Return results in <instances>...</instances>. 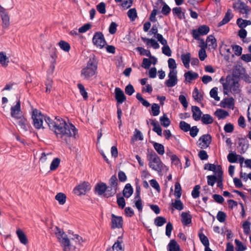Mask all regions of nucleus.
Here are the masks:
<instances>
[{"instance_id":"nucleus-53","label":"nucleus","mask_w":251,"mask_h":251,"mask_svg":"<svg viewBox=\"0 0 251 251\" xmlns=\"http://www.w3.org/2000/svg\"><path fill=\"white\" fill-rule=\"evenodd\" d=\"M251 222L248 221H246L243 224L242 226L244 229V232L246 235L249 234L251 232Z\"/></svg>"},{"instance_id":"nucleus-50","label":"nucleus","mask_w":251,"mask_h":251,"mask_svg":"<svg viewBox=\"0 0 251 251\" xmlns=\"http://www.w3.org/2000/svg\"><path fill=\"white\" fill-rule=\"evenodd\" d=\"M60 162V159L58 158L53 159L50 166V170L51 171L55 170L58 167Z\"/></svg>"},{"instance_id":"nucleus-43","label":"nucleus","mask_w":251,"mask_h":251,"mask_svg":"<svg viewBox=\"0 0 251 251\" xmlns=\"http://www.w3.org/2000/svg\"><path fill=\"white\" fill-rule=\"evenodd\" d=\"M166 222V219L163 217L158 216L154 219V224L157 226H161Z\"/></svg>"},{"instance_id":"nucleus-29","label":"nucleus","mask_w":251,"mask_h":251,"mask_svg":"<svg viewBox=\"0 0 251 251\" xmlns=\"http://www.w3.org/2000/svg\"><path fill=\"white\" fill-rule=\"evenodd\" d=\"M221 103L223 107H226L227 106L229 108H231L234 105L235 100L232 97L226 98L221 101Z\"/></svg>"},{"instance_id":"nucleus-13","label":"nucleus","mask_w":251,"mask_h":251,"mask_svg":"<svg viewBox=\"0 0 251 251\" xmlns=\"http://www.w3.org/2000/svg\"><path fill=\"white\" fill-rule=\"evenodd\" d=\"M0 16L2 21L3 28H7L9 25V17L4 8H0Z\"/></svg>"},{"instance_id":"nucleus-63","label":"nucleus","mask_w":251,"mask_h":251,"mask_svg":"<svg viewBox=\"0 0 251 251\" xmlns=\"http://www.w3.org/2000/svg\"><path fill=\"white\" fill-rule=\"evenodd\" d=\"M118 25L114 22L111 23L109 27V32L111 34H114L116 32Z\"/></svg>"},{"instance_id":"nucleus-60","label":"nucleus","mask_w":251,"mask_h":251,"mask_svg":"<svg viewBox=\"0 0 251 251\" xmlns=\"http://www.w3.org/2000/svg\"><path fill=\"white\" fill-rule=\"evenodd\" d=\"M207 178V184L211 186H213L216 183L217 179V176H216L214 175L208 176Z\"/></svg>"},{"instance_id":"nucleus-26","label":"nucleus","mask_w":251,"mask_h":251,"mask_svg":"<svg viewBox=\"0 0 251 251\" xmlns=\"http://www.w3.org/2000/svg\"><path fill=\"white\" fill-rule=\"evenodd\" d=\"M181 59L184 66V67L189 69L190 67V61L191 60V54L189 52H187L186 54H182L181 55Z\"/></svg>"},{"instance_id":"nucleus-23","label":"nucleus","mask_w":251,"mask_h":251,"mask_svg":"<svg viewBox=\"0 0 251 251\" xmlns=\"http://www.w3.org/2000/svg\"><path fill=\"white\" fill-rule=\"evenodd\" d=\"M168 251H181L179 245L174 239L170 240L167 246Z\"/></svg>"},{"instance_id":"nucleus-55","label":"nucleus","mask_w":251,"mask_h":251,"mask_svg":"<svg viewBox=\"0 0 251 251\" xmlns=\"http://www.w3.org/2000/svg\"><path fill=\"white\" fill-rule=\"evenodd\" d=\"M71 240L74 241L75 245H80L81 243L83 242L82 238L78 234L73 235V237L71 238Z\"/></svg>"},{"instance_id":"nucleus-52","label":"nucleus","mask_w":251,"mask_h":251,"mask_svg":"<svg viewBox=\"0 0 251 251\" xmlns=\"http://www.w3.org/2000/svg\"><path fill=\"white\" fill-rule=\"evenodd\" d=\"M8 58L6 55L3 52H0V64L3 67H6L8 65V61H6Z\"/></svg>"},{"instance_id":"nucleus-59","label":"nucleus","mask_w":251,"mask_h":251,"mask_svg":"<svg viewBox=\"0 0 251 251\" xmlns=\"http://www.w3.org/2000/svg\"><path fill=\"white\" fill-rule=\"evenodd\" d=\"M201 188V187L199 185H196L193 188V190L192 191V196L194 199H196L198 198L200 196V191L199 190Z\"/></svg>"},{"instance_id":"nucleus-45","label":"nucleus","mask_w":251,"mask_h":251,"mask_svg":"<svg viewBox=\"0 0 251 251\" xmlns=\"http://www.w3.org/2000/svg\"><path fill=\"white\" fill-rule=\"evenodd\" d=\"M60 48L65 51L68 52L70 50V44L66 41L61 40L58 43Z\"/></svg>"},{"instance_id":"nucleus-19","label":"nucleus","mask_w":251,"mask_h":251,"mask_svg":"<svg viewBox=\"0 0 251 251\" xmlns=\"http://www.w3.org/2000/svg\"><path fill=\"white\" fill-rule=\"evenodd\" d=\"M141 40L146 43L147 46L151 45L153 49H157L159 48V45L157 42L154 39H149L146 37H141Z\"/></svg>"},{"instance_id":"nucleus-58","label":"nucleus","mask_w":251,"mask_h":251,"mask_svg":"<svg viewBox=\"0 0 251 251\" xmlns=\"http://www.w3.org/2000/svg\"><path fill=\"white\" fill-rule=\"evenodd\" d=\"M226 214L222 211H219L217 215V219L220 223L224 222L226 220Z\"/></svg>"},{"instance_id":"nucleus-14","label":"nucleus","mask_w":251,"mask_h":251,"mask_svg":"<svg viewBox=\"0 0 251 251\" xmlns=\"http://www.w3.org/2000/svg\"><path fill=\"white\" fill-rule=\"evenodd\" d=\"M16 119L17 120V124L24 131H27L29 126L27 119L24 116H20Z\"/></svg>"},{"instance_id":"nucleus-30","label":"nucleus","mask_w":251,"mask_h":251,"mask_svg":"<svg viewBox=\"0 0 251 251\" xmlns=\"http://www.w3.org/2000/svg\"><path fill=\"white\" fill-rule=\"evenodd\" d=\"M117 190L116 187L106 185V191H105L104 196L106 198L113 197L117 193Z\"/></svg>"},{"instance_id":"nucleus-31","label":"nucleus","mask_w":251,"mask_h":251,"mask_svg":"<svg viewBox=\"0 0 251 251\" xmlns=\"http://www.w3.org/2000/svg\"><path fill=\"white\" fill-rule=\"evenodd\" d=\"M206 42L209 43L208 46L211 47L212 49H216L217 47L216 39L213 35H210L207 36Z\"/></svg>"},{"instance_id":"nucleus-27","label":"nucleus","mask_w":251,"mask_h":251,"mask_svg":"<svg viewBox=\"0 0 251 251\" xmlns=\"http://www.w3.org/2000/svg\"><path fill=\"white\" fill-rule=\"evenodd\" d=\"M214 115L219 120L225 119L229 116V113L226 110L222 109H218L214 113Z\"/></svg>"},{"instance_id":"nucleus-56","label":"nucleus","mask_w":251,"mask_h":251,"mask_svg":"<svg viewBox=\"0 0 251 251\" xmlns=\"http://www.w3.org/2000/svg\"><path fill=\"white\" fill-rule=\"evenodd\" d=\"M190 125L184 121L179 123V128L184 132H187L190 129Z\"/></svg>"},{"instance_id":"nucleus-9","label":"nucleus","mask_w":251,"mask_h":251,"mask_svg":"<svg viewBox=\"0 0 251 251\" xmlns=\"http://www.w3.org/2000/svg\"><path fill=\"white\" fill-rule=\"evenodd\" d=\"M123 220L121 216H117L114 214L111 215V228H120L123 227Z\"/></svg>"},{"instance_id":"nucleus-37","label":"nucleus","mask_w":251,"mask_h":251,"mask_svg":"<svg viewBox=\"0 0 251 251\" xmlns=\"http://www.w3.org/2000/svg\"><path fill=\"white\" fill-rule=\"evenodd\" d=\"M160 121L161 125L165 127H168L171 124V121L166 114H164L162 116L160 117Z\"/></svg>"},{"instance_id":"nucleus-25","label":"nucleus","mask_w":251,"mask_h":251,"mask_svg":"<svg viewBox=\"0 0 251 251\" xmlns=\"http://www.w3.org/2000/svg\"><path fill=\"white\" fill-rule=\"evenodd\" d=\"M16 234L22 244L26 245L28 243V239L25 234L21 229H18L16 231Z\"/></svg>"},{"instance_id":"nucleus-34","label":"nucleus","mask_w":251,"mask_h":251,"mask_svg":"<svg viewBox=\"0 0 251 251\" xmlns=\"http://www.w3.org/2000/svg\"><path fill=\"white\" fill-rule=\"evenodd\" d=\"M153 146L159 154L163 155L164 153V147L163 145L156 142H153Z\"/></svg>"},{"instance_id":"nucleus-46","label":"nucleus","mask_w":251,"mask_h":251,"mask_svg":"<svg viewBox=\"0 0 251 251\" xmlns=\"http://www.w3.org/2000/svg\"><path fill=\"white\" fill-rule=\"evenodd\" d=\"M122 238L119 237L117 241L114 244L112 247L116 251H124V249L122 248L121 242Z\"/></svg>"},{"instance_id":"nucleus-57","label":"nucleus","mask_w":251,"mask_h":251,"mask_svg":"<svg viewBox=\"0 0 251 251\" xmlns=\"http://www.w3.org/2000/svg\"><path fill=\"white\" fill-rule=\"evenodd\" d=\"M210 97L216 100H220V97L218 96V88L217 87L213 88L210 91Z\"/></svg>"},{"instance_id":"nucleus-35","label":"nucleus","mask_w":251,"mask_h":251,"mask_svg":"<svg viewBox=\"0 0 251 251\" xmlns=\"http://www.w3.org/2000/svg\"><path fill=\"white\" fill-rule=\"evenodd\" d=\"M173 13L174 15H176L178 19L181 20L183 18H184V13H183L181 11V8L180 7H176L172 9Z\"/></svg>"},{"instance_id":"nucleus-2","label":"nucleus","mask_w":251,"mask_h":251,"mask_svg":"<svg viewBox=\"0 0 251 251\" xmlns=\"http://www.w3.org/2000/svg\"><path fill=\"white\" fill-rule=\"evenodd\" d=\"M98 61L95 56L90 57L88 61L86 66L81 70V75L85 79H89L94 76L97 70Z\"/></svg>"},{"instance_id":"nucleus-17","label":"nucleus","mask_w":251,"mask_h":251,"mask_svg":"<svg viewBox=\"0 0 251 251\" xmlns=\"http://www.w3.org/2000/svg\"><path fill=\"white\" fill-rule=\"evenodd\" d=\"M192 117L193 119L198 121L201 120L202 112L200 108L197 106H192Z\"/></svg>"},{"instance_id":"nucleus-3","label":"nucleus","mask_w":251,"mask_h":251,"mask_svg":"<svg viewBox=\"0 0 251 251\" xmlns=\"http://www.w3.org/2000/svg\"><path fill=\"white\" fill-rule=\"evenodd\" d=\"M55 228V233L61 246L63 248V251H70L71 247L75 248V246L73 245V243H71L67 235L65 234L62 229L57 226H56Z\"/></svg>"},{"instance_id":"nucleus-47","label":"nucleus","mask_w":251,"mask_h":251,"mask_svg":"<svg viewBox=\"0 0 251 251\" xmlns=\"http://www.w3.org/2000/svg\"><path fill=\"white\" fill-rule=\"evenodd\" d=\"M193 97L198 102H200L202 100V96L199 93V90L197 87L195 88L193 92Z\"/></svg>"},{"instance_id":"nucleus-5","label":"nucleus","mask_w":251,"mask_h":251,"mask_svg":"<svg viewBox=\"0 0 251 251\" xmlns=\"http://www.w3.org/2000/svg\"><path fill=\"white\" fill-rule=\"evenodd\" d=\"M210 31V28L207 25H203L199 26L197 29H193L192 35L194 39L196 40L200 39V36L206 35Z\"/></svg>"},{"instance_id":"nucleus-33","label":"nucleus","mask_w":251,"mask_h":251,"mask_svg":"<svg viewBox=\"0 0 251 251\" xmlns=\"http://www.w3.org/2000/svg\"><path fill=\"white\" fill-rule=\"evenodd\" d=\"M201 119L202 124L204 125L211 124L213 122L212 117L208 114H203Z\"/></svg>"},{"instance_id":"nucleus-49","label":"nucleus","mask_w":251,"mask_h":251,"mask_svg":"<svg viewBox=\"0 0 251 251\" xmlns=\"http://www.w3.org/2000/svg\"><path fill=\"white\" fill-rule=\"evenodd\" d=\"M77 87L79 89L80 93L82 96L84 100H87L88 98V93L86 91L84 86L81 83H78L77 84Z\"/></svg>"},{"instance_id":"nucleus-36","label":"nucleus","mask_w":251,"mask_h":251,"mask_svg":"<svg viewBox=\"0 0 251 251\" xmlns=\"http://www.w3.org/2000/svg\"><path fill=\"white\" fill-rule=\"evenodd\" d=\"M237 24L239 27L243 28L248 25H251V21L250 20H243L241 18H239L237 20Z\"/></svg>"},{"instance_id":"nucleus-21","label":"nucleus","mask_w":251,"mask_h":251,"mask_svg":"<svg viewBox=\"0 0 251 251\" xmlns=\"http://www.w3.org/2000/svg\"><path fill=\"white\" fill-rule=\"evenodd\" d=\"M232 17L233 15L231 13V10L229 9L226 12L223 20L218 23V26L220 27L227 24L230 21V20L232 18Z\"/></svg>"},{"instance_id":"nucleus-8","label":"nucleus","mask_w":251,"mask_h":251,"mask_svg":"<svg viewBox=\"0 0 251 251\" xmlns=\"http://www.w3.org/2000/svg\"><path fill=\"white\" fill-rule=\"evenodd\" d=\"M177 71L170 70L168 74L169 79L165 81V84L168 87H173L177 83Z\"/></svg>"},{"instance_id":"nucleus-4","label":"nucleus","mask_w":251,"mask_h":251,"mask_svg":"<svg viewBox=\"0 0 251 251\" xmlns=\"http://www.w3.org/2000/svg\"><path fill=\"white\" fill-rule=\"evenodd\" d=\"M147 157L149 161V167L159 174L161 173L163 170L164 164L160 157L153 151L149 153Z\"/></svg>"},{"instance_id":"nucleus-22","label":"nucleus","mask_w":251,"mask_h":251,"mask_svg":"<svg viewBox=\"0 0 251 251\" xmlns=\"http://www.w3.org/2000/svg\"><path fill=\"white\" fill-rule=\"evenodd\" d=\"M95 191L100 196L104 195L106 191V184L104 182H100L96 184Z\"/></svg>"},{"instance_id":"nucleus-20","label":"nucleus","mask_w":251,"mask_h":251,"mask_svg":"<svg viewBox=\"0 0 251 251\" xmlns=\"http://www.w3.org/2000/svg\"><path fill=\"white\" fill-rule=\"evenodd\" d=\"M232 80L233 82L230 84V89L233 94H239L241 92V89H240V84L239 83V80H236L234 78H233Z\"/></svg>"},{"instance_id":"nucleus-39","label":"nucleus","mask_w":251,"mask_h":251,"mask_svg":"<svg viewBox=\"0 0 251 251\" xmlns=\"http://www.w3.org/2000/svg\"><path fill=\"white\" fill-rule=\"evenodd\" d=\"M55 199L60 204L63 205L66 202V196L63 193H59L55 196Z\"/></svg>"},{"instance_id":"nucleus-38","label":"nucleus","mask_w":251,"mask_h":251,"mask_svg":"<svg viewBox=\"0 0 251 251\" xmlns=\"http://www.w3.org/2000/svg\"><path fill=\"white\" fill-rule=\"evenodd\" d=\"M171 205L175 209L180 211L182 210L184 208V205L182 201L177 199L175 200L174 202H172Z\"/></svg>"},{"instance_id":"nucleus-28","label":"nucleus","mask_w":251,"mask_h":251,"mask_svg":"<svg viewBox=\"0 0 251 251\" xmlns=\"http://www.w3.org/2000/svg\"><path fill=\"white\" fill-rule=\"evenodd\" d=\"M184 77L185 80L188 82H190L191 80L197 79L199 77L198 73L195 72H192L191 71H189L184 74Z\"/></svg>"},{"instance_id":"nucleus-24","label":"nucleus","mask_w":251,"mask_h":251,"mask_svg":"<svg viewBox=\"0 0 251 251\" xmlns=\"http://www.w3.org/2000/svg\"><path fill=\"white\" fill-rule=\"evenodd\" d=\"M133 189L130 183H127L125 185L123 193V195L126 198H129L133 194Z\"/></svg>"},{"instance_id":"nucleus-48","label":"nucleus","mask_w":251,"mask_h":251,"mask_svg":"<svg viewBox=\"0 0 251 251\" xmlns=\"http://www.w3.org/2000/svg\"><path fill=\"white\" fill-rule=\"evenodd\" d=\"M136 50H137L141 55H145L148 57H151V53L149 50H147L145 49L142 47H137L136 48Z\"/></svg>"},{"instance_id":"nucleus-42","label":"nucleus","mask_w":251,"mask_h":251,"mask_svg":"<svg viewBox=\"0 0 251 251\" xmlns=\"http://www.w3.org/2000/svg\"><path fill=\"white\" fill-rule=\"evenodd\" d=\"M181 187L179 182H176L175 185V196L177 199H179L181 196Z\"/></svg>"},{"instance_id":"nucleus-61","label":"nucleus","mask_w":251,"mask_h":251,"mask_svg":"<svg viewBox=\"0 0 251 251\" xmlns=\"http://www.w3.org/2000/svg\"><path fill=\"white\" fill-rule=\"evenodd\" d=\"M235 243L236 245V251H243L246 249V247L244 246L242 243L238 239L235 240Z\"/></svg>"},{"instance_id":"nucleus-7","label":"nucleus","mask_w":251,"mask_h":251,"mask_svg":"<svg viewBox=\"0 0 251 251\" xmlns=\"http://www.w3.org/2000/svg\"><path fill=\"white\" fill-rule=\"evenodd\" d=\"M93 44L98 47L101 49L106 44V41L103 34L100 32H96L93 38Z\"/></svg>"},{"instance_id":"nucleus-44","label":"nucleus","mask_w":251,"mask_h":251,"mask_svg":"<svg viewBox=\"0 0 251 251\" xmlns=\"http://www.w3.org/2000/svg\"><path fill=\"white\" fill-rule=\"evenodd\" d=\"M127 14L131 21H134L137 17L136 10L135 8L130 9L128 11Z\"/></svg>"},{"instance_id":"nucleus-54","label":"nucleus","mask_w":251,"mask_h":251,"mask_svg":"<svg viewBox=\"0 0 251 251\" xmlns=\"http://www.w3.org/2000/svg\"><path fill=\"white\" fill-rule=\"evenodd\" d=\"M118 180L115 175H113L109 180V185L118 189Z\"/></svg>"},{"instance_id":"nucleus-64","label":"nucleus","mask_w":251,"mask_h":251,"mask_svg":"<svg viewBox=\"0 0 251 251\" xmlns=\"http://www.w3.org/2000/svg\"><path fill=\"white\" fill-rule=\"evenodd\" d=\"M97 9L100 14H105L106 13L105 3L101 2L98 4Z\"/></svg>"},{"instance_id":"nucleus-15","label":"nucleus","mask_w":251,"mask_h":251,"mask_svg":"<svg viewBox=\"0 0 251 251\" xmlns=\"http://www.w3.org/2000/svg\"><path fill=\"white\" fill-rule=\"evenodd\" d=\"M216 174L217 175V187L220 188L221 189H223V172L222 171V168L221 165L217 166V170L216 171Z\"/></svg>"},{"instance_id":"nucleus-40","label":"nucleus","mask_w":251,"mask_h":251,"mask_svg":"<svg viewBox=\"0 0 251 251\" xmlns=\"http://www.w3.org/2000/svg\"><path fill=\"white\" fill-rule=\"evenodd\" d=\"M238 156L235 152H230L228 154L227 158L228 161L231 163H236L237 161Z\"/></svg>"},{"instance_id":"nucleus-1","label":"nucleus","mask_w":251,"mask_h":251,"mask_svg":"<svg viewBox=\"0 0 251 251\" xmlns=\"http://www.w3.org/2000/svg\"><path fill=\"white\" fill-rule=\"evenodd\" d=\"M32 119L34 126L36 129L44 128L43 120L48 125L50 128L54 131L57 138H60L62 142L70 145L71 138H76L77 129L72 124H67L65 121L59 117H56L55 121L50 117H46L41 112L35 109L32 111Z\"/></svg>"},{"instance_id":"nucleus-51","label":"nucleus","mask_w":251,"mask_h":251,"mask_svg":"<svg viewBox=\"0 0 251 251\" xmlns=\"http://www.w3.org/2000/svg\"><path fill=\"white\" fill-rule=\"evenodd\" d=\"M152 115L156 116L160 113V106L157 103H153L151 105Z\"/></svg>"},{"instance_id":"nucleus-10","label":"nucleus","mask_w":251,"mask_h":251,"mask_svg":"<svg viewBox=\"0 0 251 251\" xmlns=\"http://www.w3.org/2000/svg\"><path fill=\"white\" fill-rule=\"evenodd\" d=\"M245 68L241 65H236L233 69L232 76L234 79L241 78L246 73Z\"/></svg>"},{"instance_id":"nucleus-12","label":"nucleus","mask_w":251,"mask_h":251,"mask_svg":"<svg viewBox=\"0 0 251 251\" xmlns=\"http://www.w3.org/2000/svg\"><path fill=\"white\" fill-rule=\"evenodd\" d=\"M115 98L117 103L121 104L126 100V97L121 88L116 87L115 89Z\"/></svg>"},{"instance_id":"nucleus-18","label":"nucleus","mask_w":251,"mask_h":251,"mask_svg":"<svg viewBox=\"0 0 251 251\" xmlns=\"http://www.w3.org/2000/svg\"><path fill=\"white\" fill-rule=\"evenodd\" d=\"M181 221L184 226H188L192 222V216L189 213L183 212L181 214Z\"/></svg>"},{"instance_id":"nucleus-32","label":"nucleus","mask_w":251,"mask_h":251,"mask_svg":"<svg viewBox=\"0 0 251 251\" xmlns=\"http://www.w3.org/2000/svg\"><path fill=\"white\" fill-rule=\"evenodd\" d=\"M151 125L153 126V131L156 132L159 136H161L162 135V128L157 122H155L153 120H151Z\"/></svg>"},{"instance_id":"nucleus-11","label":"nucleus","mask_w":251,"mask_h":251,"mask_svg":"<svg viewBox=\"0 0 251 251\" xmlns=\"http://www.w3.org/2000/svg\"><path fill=\"white\" fill-rule=\"evenodd\" d=\"M22 113L21 109V102L19 100L16 104L11 108V116L16 118H18L20 116H21L20 114Z\"/></svg>"},{"instance_id":"nucleus-16","label":"nucleus","mask_w":251,"mask_h":251,"mask_svg":"<svg viewBox=\"0 0 251 251\" xmlns=\"http://www.w3.org/2000/svg\"><path fill=\"white\" fill-rule=\"evenodd\" d=\"M199 141H201L203 144L201 146L202 149H206L209 147L211 142V136L209 134H204L199 138Z\"/></svg>"},{"instance_id":"nucleus-6","label":"nucleus","mask_w":251,"mask_h":251,"mask_svg":"<svg viewBox=\"0 0 251 251\" xmlns=\"http://www.w3.org/2000/svg\"><path fill=\"white\" fill-rule=\"evenodd\" d=\"M90 188L89 183L88 182L84 181L75 187L74 192L78 196L85 195Z\"/></svg>"},{"instance_id":"nucleus-41","label":"nucleus","mask_w":251,"mask_h":251,"mask_svg":"<svg viewBox=\"0 0 251 251\" xmlns=\"http://www.w3.org/2000/svg\"><path fill=\"white\" fill-rule=\"evenodd\" d=\"M199 237L201 242L205 247L209 246V242L208 238L202 232L199 233Z\"/></svg>"},{"instance_id":"nucleus-62","label":"nucleus","mask_w":251,"mask_h":251,"mask_svg":"<svg viewBox=\"0 0 251 251\" xmlns=\"http://www.w3.org/2000/svg\"><path fill=\"white\" fill-rule=\"evenodd\" d=\"M233 50L234 53L237 56H240L242 54V48L239 45H231Z\"/></svg>"}]
</instances>
